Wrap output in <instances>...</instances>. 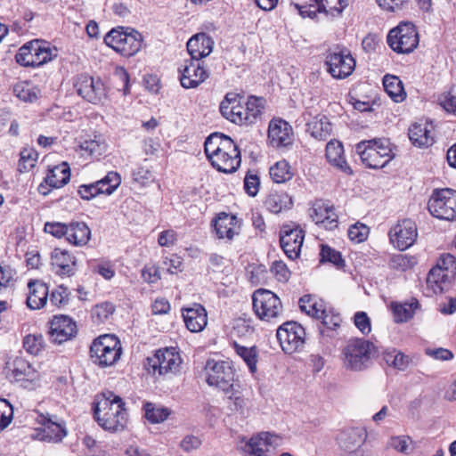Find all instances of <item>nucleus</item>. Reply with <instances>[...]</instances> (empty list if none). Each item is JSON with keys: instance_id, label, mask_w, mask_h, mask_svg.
<instances>
[{"instance_id": "1", "label": "nucleus", "mask_w": 456, "mask_h": 456, "mask_svg": "<svg viewBox=\"0 0 456 456\" xmlns=\"http://www.w3.org/2000/svg\"><path fill=\"white\" fill-rule=\"evenodd\" d=\"M205 153L211 165L223 173H232L240 165V152L235 142L227 135L214 133L204 144Z\"/></svg>"}, {"instance_id": "2", "label": "nucleus", "mask_w": 456, "mask_h": 456, "mask_svg": "<svg viewBox=\"0 0 456 456\" xmlns=\"http://www.w3.org/2000/svg\"><path fill=\"white\" fill-rule=\"evenodd\" d=\"M121 397L110 391L96 397L94 418L105 430L117 432L123 430L127 422L126 411Z\"/></svg>"}, {"instance_id": "3", "label": "nucleus", "mask_w": 456, "mask_h": 456, "mask_svg": "<svg viewBox=\"0 0 456 456\" xmlns=\"http://www.w3.org/2000/svg\"><path fill=\"white\" fill-rule=\"evenodd\" d=\"M356 152L370 168H382L395 158L391 143L385 138L362 141L356 145Z\"/></svg>"}, {"instance_id": "4", "label": "nucleus", "mask_w": 456, "mask_h": 456, "mask_svg": "<svg viewBox=\"0 0 456 456\" xmlns=\"http://www.w3.org/2000/svg\"><path fill=\"white\" fill-rule=\"evenodd\" d=\"M105 44L124 56L137 53L142 42V35L129 27L112 28L104 37Z\"/></svg>"}, {"instance_id": "5", "label": "nucleus", "mask_w": 456, "mask_h": 456, "mask_svg": "<svg viewBox=\"0 0 456 456\" xmlns=\"http://www.w3.org/2000/svg\"><path fill=\"white\" fill-rule=\"evenodd\" d=\"M121 344L114 335H102L94 340L90 347V356L94 363L100 367L115 364L121 355Z\"/></svg>"}, {"instance_id": "6", "label": "nucleus", "mask_w": 456, "mask_h": 456, "mask_svg": "<svg viewBox=\"0 0 456 456\" xmlns=\"http://www.w3.org/2000/svg\"><path fill=\"white\" fill-rule=\"evenodd\" d=\"M253 310L265 322H277L283 314L279 297L269 289H258L252 295Z\"/></svg>"}, {"instance_id": "7", "label": "nucleus", "mask_w": 456, "mask_h": 456, "mask_svg": "<svg viewBox=\"0 0 456 456\" xmlns=\"http://www.w3.org/2000/svg\"><path fill=\"white\" fill-rule=\"evenodd\" d=\"M428 206L433 216L447 221L454 220L456 218V191L450 188L435 190Z\"/></svg>"}, {"instance_id": "8", "label": "nucleus", "mask_w": 456, "mask_h": 456, "mask_svg": "<svg viewBox=\"0 0 456 456\" xmlns=\"http://www.w3.org/2000/svg\"><path fill=\"white\" fill-rule=\"evenodd\" d=\"M389 46L397 53H409L419 45V35L411 22H402L387 35Z\"/></svg>"}, {"instance_id": "9", "label": "nucleus", "mask_w": 456, "mask_h": 456, "mask_svg": "<svg viewBox=\"0 0 456 456\" xmlns=\"http://www.w3.org/2000/svg\"><path fill=\"white\" fill-rule=\"evenodd\" d=\"M326 65L329 73L337 79L349 77L355 68V61L350 51L345 47L336 46L326 55Z\"/></svg>"}, {"instance_id": "10", "label": "nucleus", "mask_w": 456, "mask_h": 456, "mask_svg": "<svg viewBox=\"0 0 456 456\" xmlns=\"http://www.w3.org/2000/svg\"><path fill=\"white\" fill-rule=\"evenodd\" d=\"M207 382L216 387L223 392L233 389L235 373L230 362L225 361L208 360L206 364Z\"/></svg>"}, {"instance_id": "11", "label": "nucleus", "mask_w": 456, "mask_h": 456, "mask_svg": "<svg viewBox=\"0 0 456 456\" xmlns=\"http://www.w3.org/2000/svg\"><path fill=\"white\" fill-rule=\"evenodd\" d=\"M180 355L174 349H160L147 358L145 368L152 376H163L175 372L181 364Z\"/></svg>"}, {"instance_id": "12", "label": "nucleus", "mask_w": 456, "mask_h": 456, "mask_svg": "<svg viewBox=\"0 0 456 456\" xmlns=\"http://www.w3.org/2000/svg\"><path fill=\"white\" fill-rule=\"evenodd\" d=\"M276 337L286 354H293L304 348L305 329L297 322H286L277 330Z\"/></svg>"}, {"instance_id": "13", "label": "nucleus", "mask_w": 456, "mask_h": 456, "mask_svg": "<svg viewBox=\"0 0 456 456\" xmlns=\"http://www.w3.org/2000/svg\"><path fill=\"white\" fill-rule=\"evenodd\" d=\"M374 346L367 340H351L344 349L345 364L354 370H362L370 360Z\"/></svg>"}, {"instance_id": "14", "label": "nucleus", "mask_w": 456, "mask_h": 456, "mask_svg": "<svg viewBox=\"0 0 456 456\" xmlns=\"http://www.w3.org/2000/svg\"><path fill=\"white\" fill-rule=\"evenodd\" d=\"M77 94L93 104L103 103L107 97L106 88L100 78L80 75L75 83Z\"/></svg>"}, {"instance_id": "15", "label": "nucleus", "mask_w": 456, "mask_h": 456, "mask_svg": "<svg viewBox=\"0 0 456 456\" xmlns=\"http://www.w3.org/2000/svg\"><path fill=\"white\" fill-rule=\"evenodd\" d=\"M417 237V225L409 218L399 221L389 231L390 241L399 250H405L412 246Z\"/></svg>"}, {"instance_id": "16", "label": "nucleus", "mask_w": 456, "mask_h": 456, "mask_svg": "<svg viewBox=\"0 0 456 456\" xmlns=\"http://www.w3.org/2000/svg\"><path fill=\"white\" fill-rule=\"evenodd\" d=\"M305 239V232L295 224H284L280 231V243L286 256L290 259L299 256Z\"/></svg>"}, {"instance_id": "17", "label": "nucleus", "mask_w": 456, "mask_h": 456, "mask_svg": "<svg viewBox=\"0 0 456 456\" xmlns=\"http://www.w3.org/2000/svg\"><path fill=\"white\" fill-rule=\"evenodd\" d=\"M120 183L119 174L111 171L95 183L79 186L77 192L82 199L90 200L100 193L111 194L119 186Z\"/></svg>"}, {"instance_id": "18", "label": "nucleus", "mask_w": 456, "mask_h": 456, "mask_svg": "<svg viewBox=\"0 0 456 456\" xmlns=\"http://www.w3.org/2000/svg\"><path fill=\"white\" fill-rule=\"evenodd\" d=\"M8 379L12 381L35 382L39 379V373L22 356H12L5 364Z\"/></svg>"}, {"instance_id": "19", "label": "nucleus", "mask_w": 456, "mask_h": 456, "mask_svg": "<svg viewBox=\"0 0 456 456\" xmlns=\"http://www.w3.org/2000/svg\"><path fill=\"white\" fill-rule=\"evenodd\" d=\"M77 334L76 322L67 315L54 316L51 322L49 335L53 343L61 344Z\"/></svg>"}, {"instance_id": "20", "label": "nucleus", "mask_w": 456, "mask_h": 456, "mask_svg": "<svg viewBox=\"0 0 456 456\" xmlns=\"http://www.w3.org/2000/svg\"><path fill=\"white\" fill-rule=\"evenodd\" d=\"M180 72L181 85L186 89L197 87L208 77V71L201 66V63L192 59L184 61Z\"/></svg>"}, {"instance_id": "21", "label": "nucleus", "mask_w": 456, "mask_h": 456, "mask_svg": "<svg viewBox=\"0 0 456 456\" xmlns=\"http://www.w3.org/2000/svg\"><path fill=\"white\" fill-rule=\"evenodd\" d=\"M310 216L316 224L327 230H333L338 227V216L334 207L329 203L322 200L316 201L311 209Z\"/></svg>"}, {"instance_id": "22", "label": "nucleus", "mask_w": 456, "mask_h": 456, "mask_svg": "<svg viewBox=\"0 0 456 456\" xmlns=\"http://www.w3.org/2000/svg\"><path fill=\"white\" fill-rule=\"evenodd\" d=\"M213 222L214 230L219 239L232 240L240 232L241 221L234 215L223 212L218 214Z\"/></svg>"}, {"instance_id": "23", "label": "nucleus", "mask_w": 456, "mask_h": 456, "mask_svg": "<svg viewBox=\"0 0 456 456\" xmlns=\"http://www.w3.org/2000/svg\"><path fill=\"white\" fill-rule=\"evenodd\" d=\"M268 139L273 147H285L292 143L291 126L283 119H273L269 124Z\"/></svg>"}, {"instance_id": "24", "label": "nucleus", "mask_w": 456, "mask_h": 456, "mask_svg": "<svg viewBox=\"0 0 456 456\" xmlns=\"http://www.w3.org/2000/svg\"><path fill=\"white\" fill-rule=\"evenodd\" d=\"M183 317L187 329L191 332H200L208 324L207 311L200 304L183 309Z\"/></svg>"}, {"instance_id": "25", "label": "nucleus", "mask_w": 456, "mask_h": 456, "mask_svg": "<svg viewBox=\"0 0 456 456\" xmlns=\"http://www.w3.org/2000/svg\"><path fill=\"white\" fill-rule=\"evenodd\" d=\"M51 265L57 274L70 276L76 271V257L68 250L54 248L51 254Z\"/></svg>"}, {"instance_id": "26", "label": "nucleus", "mask_w": 456, "mask_h": 456, "mask_svg": "<svg viewBox=\"0 0 456 456\" xmlns=\"http://www.w3.org/2000/svg\"><path fill=\"white\" fill-rule=\"evenodd\" d=\"M279 437L276 435L265 432L250 438L245 444L244 451L248 456H268V446L273 444Z\"/></svg>"}, {"instance_id": "27", "label": "nucleus", "mask_w": 456, "mask_h": 456, "mask_svg": "<svg viewBox=\"0 0 456 456\" xmlns=\"http://www.w3.org/2000/svg\"><path fill=\"white\" fill-rule=\"evenodd\" d=\"M213 48V41L205 33L197 34L187 42V50L191 59L199 61L208 56Z\"/></svg>"}, {"instance_id": "28", "label": "nucleus", "mask_w": 456, "mask_h": 456, "mask_svg": "<svg viewBox=\"0 0 456 456\" xmlns=\"http://www.w3.org/2000/svg\"><path fill=\"white\" fill-rule=\"evenodd\" d=\"M455 275L441 270L440 265H435L428 273L427 285L433 293L438 294L448 289Z\"/></svg>"}, {"instance_id": "29", "label": "nucleus", "mask_w": 456, "mask_h": 456, "mask_svg": "<svg viewBox=\"0 0 456 456\" xmlns=\"http://www.w3.org/2000/svg\"><path fill=\"white\" fill-rule=\"evenodd\" d=\"M230 95L228 94L225 96V102L221 103L220 110L222 115L235 124L241 125L247 123L248 118L246 116L245 106L237 102L235 98H230Z\"/></svg>"}, {"instance_id": "30", "label": "nucleus", "mask_w": 456, "mask_h": 456, "mask_svg": "<svg viewBox=\"0 0 456 456\" xmlns=\"http://www.w3.org/2000/svg\"><path fill=\"white\" fill-rule=\"evenodd\" d=\"M326 158L328 161L339 171L351 175L352 169L344 157V148L340 142L330 141L326 145Z\"/></svg>"}, {"instance_id": "31", "label": "nucleus", "mask_w": 456, "mask_h": 456, "mask_svg": "<svg viewBox=\"0 0 456 456\" xmlns=\"http://www.w3.org/2000/svg\"><path fill=\"white\" fill-rule=\"evenodd\" d=\"M28 296L27 305L31 309H40L45 305L48 298V287L40 281H32L28 284Z\"/></svg>"}, {"instance_id": "32", "label": "nucleus", "mask_w": 456, "mask_h": 456, "mask_svg": "<svg viewBox=\"0 0 456 456\" xmlns=\"http://www.w3.org/2000/svg\"><path fill=\"white\" fill-rule=\"evenodd\" d=\"M366 432L358 428H350L343 431L338 436V444L345 451H354L360 448L366 438Z\"/></svg>"}, {"instance_id": "33", "label": "nucleus", "mask_w": 456, "mask_h": 456, "mask_svg": "<svg viewBox=\"0 0 456 456\" xmlns=\"http://www.w3.org/2000/svg\"><path fill=\"white\" fill-rule=\"evenodd\" d=\"M91 238V230L84 222H72L69 224L66 240L74 246L82 247Z\"/></svg>"}, {"instance_id": "34", "label": "nucleus", "mask_w": 456, "mask_h": 456, "mask_svg": "<svg viewBox=\"0 0 456 456\" xmlns=\"http://www.w3.org/2000/svg\"><path fill=\"white\" fill-rule=\"evenodd\" d=\"M29 47L35 61V66L43 65L57 56V49L51 48L46 42L32 40L29 42Z\"/></svg>"}, {"instance_id": "35", "label": "nucleus", "mask_w": 456, "mask_h": 456, "mask_svg": "<svg viewBox=\"0 0 456 456\" xmlns=\"http://www.w3.org/2000/svg\"><path fill=\"white\" fill-rule=\"evenodd\" d=\"M70 169L67 162L54 166L49 170L45 183L52 188H60L69 183Z\"/></svg>"}, {"instance_id": "36", "label": "nucleus", "mask_w": 456, "mask_h": 456, "mask_svg": "<svg viewBox=\"0 0 456 456\" xmlns=\"http://www.w3.org/2000/svg\"><path fill=\"white\" fill-rule=\"evenodd\" d=\"M409 138L418 147H428L433 143L431 131L427 124H414L409 129Z\"/></svg>"}, {"instance_id": "37", "label": "nucleus", "mask_w": 456, "mask_h": 456, "mask_svg": "<svg viewBox=\"0 0 456 456\" xmlns=\"http://www.w3.org/2000/svg\"><path fill=\"white\" fill-rule=\"evenodd\" d=\"M383 86L386 93L395 102H402L406 98L403 82L394 75H386L383 78Z\"/></svg>"}, {"instance_id": "38", "label": "nucleus", "mask_w": 456, "mask_h": 456, "mask_svg": "<svg viewBox=\"0 0 456 456\" xmlns=\"http://www.w3.org/2000/svg\"><path fill=\"white\" fill-rule=\"evenodd\" d=\"M239 388V384H236L233 386V389H231L230 391H224V393L227 395L229 399L230 410L233 412L240 414L243 417H246L248 413V400L242 395Z\"/></svg>"}, {"instance_id": "39", "label": "nucleus", "mask_w": 456, "mask_h": 456, "mask_svg": "<svg viewBox=\"0 0 456 456\" xmlns=\"http://www.w3.org/2000/svg\"><path fill=\"white\" fill-rule=\"evenodd\" d=\"M13 94L24 102H34L41 96L40 89L28 81H20L15 84Z\"/></svg>"}, {"instance_id": "40", "label": "nucleus", "mask_w": 456, "mask_h": 456, "mask_svg": "<svg viewBox=\"0 0 456 456\" xmlns=\"http://www.w3.org/2000/svg\"><path fill=\"white\" fill-rule=\"evenodd\" d=\"M306 131L318 140H326L331 133V124L328 121L327 118L322 117L319 119L315 118L307 123Z\"/></svg>"}, {"instance_id": "41", "label": "nucleus", "mask_w": 456, "mask_h": 456, "mask_svg": "<svg viewBox=\"0 0 456 456\" xmlns=\"http://www.w3.org/2000/svg\"><path fill=\"white\" fill-rule=\"evenodd\" d=\"M43 426L42 440L59 442L66 436V431L62 426L49 419H44Z\"/></svg>"}, {"instance_id": "42", "label": "nucleus", "mask_w": 456, "mask_h": 456, "mask_svg": "<svg viewBox=\"0 0 456 456\" xmlns=\"http://www.w3.org/2000/svg\"><path fill=\"white\" fill-rule=\"evenodd\" d=\"M299 307L302 312L316 319L319 318L320 314H323L324 313L322 302H318L311 295H305L299 299Z\"/></svg>"}, {"instance_id": "43", "label": "nucleus", "mask_w": 456, "mask_h": 456, "mask_svg": "<svg viewBox=\"0 0 456 456\" xmlns=\"http://www.w3.org/2000/svg\"><path fill=\"white\" fill-rule=\"evenodd\" d=\"M270 176L274 183H283L292 178L293 173L289 164L286 160H281L270 168Z\"/></svg>"}, {"instance_id": "44", "label": "nucleus", "mask_w": 456, "mask_h": 456, "mask_svg": "<svg viewBox=\"0 0 456 456\" xmlns=\"http://www.w3.org/2000/svg\"><path fill=\"white\" fill-rule=\"evenodd\" d=\"M386 362L399 370H405L411 363L412 358L395 349L384 355Z\"/></svg>"}, {"instance_id": "45", "label": "nucleus", "mask_w": 456, "mask_h": 456, "mask_svg": "<svg viewBox=\"0 0 456 456\" xmlns=\"http://www.w3.org/2000/svg\"><path fill=\"white\" fill-rule=\"evenodd\" d=\"M145 418L151 423H160L166 420L171 414V410L167 407L157 406L152 403L144 404Z\"/></svg>"}, {"instance_id": "46", "label": "nucleus", "mask_w": 456, "mask_h": 456, "mask_svg": "<svg viewBox=\"0 0 456 456\" xmlns=\"http://www.w3.org/2000/svg\"><path fill=\"white\" fill-rule=\"evenodd\" d=\"M233 347L237 354L246 362L250 372L255 373L256 371L257 363V351L256 346L247 347L235 342Z\"/></svg>"}, {"instance_id": "47", "label": "nucleus", "mask_w": 456, "mask_h": 456, "mask_svg": "<svg viewBox=\"0 0 456 456\" xmlns=\"http://www.w3.org/2000/svg\"><path fill=\"white\" fill-rule=\"evenodd\" d=\"M419 306L417 300L411 304H393L392 309L394 318L396 322H404L410 320L414 314V311Z\"/></svg>"}, {"instance_id": "48", "label": "nucleus", "mask_w": 456, "mask_h": 456, "mask_svg": "<svg viewBox=\"0 0 456 456\" xmlns=\"http://www.w3.org/2000/svg\"><path fill=\"white\" fill-rule=\"evenodd\" d=\"M265 101L262 97L250 96L245 105L246 116L248 118L247 123H253L259 117L265 109Z\"/></svg>"}, {"instance_id": "49", "label": "nucleus", "mask_w": 456, "mask_h": 456, "mask_svg": "<svg viewBox=\"0 0 456 456\" xmlns=\"http://www.w3.org/2000/svg\"><path fill=\"white\" fill-rule=\"evenodd\" d=\"M45 346L41 334H28L23 339L24 349L32 355H38L45 349Z\"/></svg>"}, {"instance_id": "50", "label": "nucleus", "mask_w": 456, "mask_h": 456, "mask_svg": "<svg viewBox=\"0 0 456 456\" xmlns=\"http://www.w3.org/2000/svg\"><path fill=\"white\" fill-rule=\"evenodd\" d=\"M38 154L33 149H23L20 151L19 160V170L20 172H28L35 167L37 161Z\"/></svg>"}, {"instance_id": "51", "label": "nucleus", "mask_w": 456, "mask_h": 456, "mask_svg": "<svg viewBox=\"0 0 456 456\" xmlns=\"http://www.w3.org/2000/svg\"><path fill=\"white\" fill-rule=\"evenodd\" d=\"M416 258L412 256L397 254L392 256L389 265L398 271H405L416 265Z\"/></svg>"}, {"instance_id": "52", "label": "nucleus", "mask_w": 456, "mask_h": 456, "mask_svg": "<svg viewBox=\"0 0 456 456\" xmlns=\"http://www.w3.org/2000/svg\"><path fill=\"white\" fill-rule=\"evenodd\" d=\"M114 312V306L110 303H102L95 305L92 310L93 319L98 322H103Z\"/></svg>"}, {"instance_id": "53", "label": "nucleus", "mask_w": 456, "mask_h": 456, "mask_svg": "<svg viewBox=\"0 0 456 456\" xmlns=\"http://www.w3.org/2000/svg\"><path fill=\"white\" fill-rule=\"evenodd\" d=\"M411 444L412 440L407 436H395L389 441V446L402 453H408L411 450Z\"/></svg>"}, {"instance_id": "54", "label": "nucleus", "mask_w": 456, "mask_h": 456, "mask_svg": "<svg viewBox=\"0 0 456 456\" xmlns=\"http://www.w3.org/2000/svg\"><path fill=\"white\" fill-rule=\"evenodd\" d=\"M16 61L22 65V66H35V61L33 59L30 47H29V42L22 45L18 53L15 56Z\"/></svg>"}, {"instance_id": "55", "label": "nucleus", "mask_w": 456, "mask_h": 456, "mask_svg": "<svg viewBox=\"0 0 456 456\" xmlns=\"http://www.w3.org/2000/svg\"><path fill=\"white\" fill-rule=\"evenodd\" d=\"M282 198H283L282 195H280L278 193L270 194L266 198L265 202L266 208L272 213H274V214L280 213L281 211H282V209L285 207Z\"/></svg>"}, {"instance_id": "56", "label": "nucleus", "mask_w": 456, "mask_h": 456, "mask_svg": "<svg viewBox=\"0 0 456 456\" xmlns=\"http://www.w3.org/2000/svg\"><path fill=\"white\" fill-rule=\"evenodd\" d=\"M79 148L90 156H100L102 153L104 145L97 140H86L80 142Z\"/></svg>"}, {"instance_id": "57", "label": "nucleus", "mask_w": 456, "mask_h": 456, "mask_svg": "<svg viewBox=\"0 0 456 456\" xmlns=\"http://www.w3.org/2000/svg\"><path fill=\"white\" fill-rule=\"evenodd\" d=\"M321 257L322 261L330 262L338 266L343 263L341 254L326 245L322 246Z\"/></svg>"}, {"instance_id": "58", "label": "nucleus", "mask_w": 456, "mask_h": 456, "mask_svg": "<svg viewBox=\"0 0 456 456\" xmlns=\"http://www.w3.org/2000/svg\"><path fill=\"white\" fill-rule=\"evenodd\" d=\"M436 265H440L441 270L456 275V258L451 254L442 255Z\"/></svg>"}, {"instance_id": "59", "label": "nucleus", "mask_w": 456, "mask_h": 456, "mask_svg": "<svg viewBox=\"0 0 456 456\" xmlns=\"http://www.w3.org/2000/svg\"><path fill=\"white\" fill-rule=\"evenodd\" d=\"M318 319H321L322 323L330 330H335L341 322V317L339 314H334L331 311L328 312L325 308L323 314H320Z\"/></svg>"}, {"instance_id": "60", "label": "nucleus", "mask_w": 456, "mask_h": 456, "mask_svg": "<svg viewBox=\"0 0 456 456\" xmlns=\"http://www.w3.org/2000/svg\"><path fill=\"white\" fill-rule=\"evenodd\" d=\"M68 302V291L67 288L63 286H59L55 290H53L50 297V303L53 305L61 307L67 304Z\"/></svg>"}, {"instance_id": "61", "label": "nucleus", "mask_w": 456, "mask_h": 456, "mask_svg": "<svg viewBox=\"0 0 456 456\" xmlns=\"http://www.w3.org/2000/svg\"><path fill=\"white\" fill-rule=\"evenodd\" d=\"M69 225L62 223H46L45 224V232L52 234L56 238L65 236L67 238Z\"/></svg>"}, {"instance_id": "62", "label": "nucleus", "mask_w": 456, "mask_h": 456, "mask_svg": "<svg viewBox=\"0 0 456 456\" xmlns=\"http://www.w3.org/2000/svg\"><path fill=\"white\" fill-rule=\"evenodd\" d=\"M354 324L362 334H369L371 330L370 320L364 312H357L354 314Z\"/></svg>"}, {"instance_id": "63", "label": "nucleus", "mask_w": 456, "mask_h": 456, "mask_svg": "<svg viewBox=\"0 0 456 456\" xmlns=\"http://www.w3.org/2000/svg\"><path fill=\"white\" fill-rule=\"evenodd\" d=\"M368 235V229L365 225H352L348 229V237L351 240L355 242H362L363 241Z\"/></svg>"}, {"instance_id": "64", "label": "nucleus", "mask_w": 456, "mask_h": 456, "mask_svg": "<svg viewBox=\"0 0 456 456\" xmlns=\"http://www.w3.org/2000/svg\"><path fill=\"white\" fill-rule=\"evenodd\" d=\"M272 272L279 281L285 282L289 279L290 272L287 265L281 261H276L272 266Z\"/></svg>"}]
</instances>
